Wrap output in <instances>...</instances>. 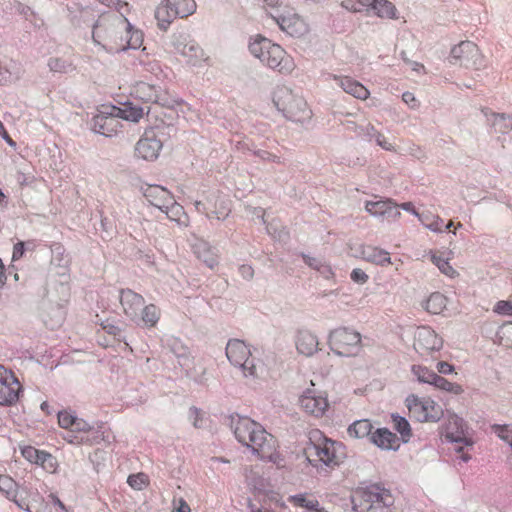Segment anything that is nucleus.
Instances as JSON below:
<instances>
[{
    "label": "nucleus",
    "instance_id": "obj_15",
    "mask_svg": "<svg viewBox=\"0 0 512 512\" xmlns=\"http://www.w3.org/2000/svg\"><path fill=\"white\" fill-rule=\"evenodd\" d=\"M300 406L309 414L320 417L328 408L326 397L314 390H307L299 399Z\"/></svg>",
    "mask_w": 512,
    "mask_h": 512
},
{
    "label": "nucleus",
    "instance_id": "obj_1",
    "mask_svg": "<svg viewBox=\"0 0 512 512\" xmlns=\"http://www.w3.org/2000/svg\"><path fill=\"white\" fill-rule=\"evenodd\" d=\"M230 427L242 445L251 448L261 458H271L276 440L259 423L249 417L230 416Z\"/></svg>",
    "mask_w": 512,
    "mask_h": 512
},
{
    "label": "nucleus",
    "instance_id": "obj_50",
    "mask_svg": "<svg viewBox=\"0 0 512 512\" xmlns=\"http://www.w3.org/2000/svg\"><path fill=\"white\" fill-rule=\"evenodd\" d=\"M146 476L142 473L130 475L127 479L128 484L137 490H141L145 485Z\"/></svg>",
    "mask_w": 512,
    "mask_h": 512
},
{
    "label": "nucleus",
    "instance_id": "obj_8",
    "mask_svg": "<svg viewBox=\"0 0 512 512\" xmlns=\"http://www.w3.org/2000/svg\"><path fill=\"white\" fill-rule=\"evenodd\" d=\"M451 59L466 69L480 70L485 66L484 56L472 41H462L451 49Z\"/></svg>",
    "mask_w": 512,
    "mask_h": 512
},
{
    "label": "nucleus",
    "instance_id": "obj_63",
    "mask_svg": "<svg viewBox=\"0 0 512 512\" xmlns=\"http://www.w3.org/2000/svg\"><path fill=\"white\" fill-rule=\"evenodd\" d=\"M437 370L440 374H450L454 371V367L448 362H439L437 364Z\"/></svg>",
    "mask_w": 512,
    "mask_h": 512
},
{
    "label": "nucleus",
    "instance_id": "obj_17",
    "mask_svg": "<svg viewBox=\"0 0 512 512\" xmlns=\"http://www.w3.org/2000/svg\"><path fill=\"white\" fill-rule=\"evenodd\" d=\"M396 204L391 199H377L373 201H367L365 204L366 211L373 216H386L398 219L401 216V212L397 209Z\"/></svg>",
    "mask_w": 512,
    "mask_h": 512
},
{
    "label": "nucleus",
    "instance_id": "obj_62",
    "mask_svg": "<svg viewBox=\"0 0 512 512\" xmlns=\"http://www.w3.org/2000/svg\"><path fill=\"white\" fill-rule=\"evenodd\" d=\"M239 273L244 279L250 280L253 278L254 270L250 265H241L239 267Z\"/></svg>",
    "mask_w": 512,
    "mask_h": 512
},
{
    "label": "nucleus",
    "instance_id": "obj_32",
    "mask_svg": "<svg viewBox=\"0 0 512 512\" xmlns=\"http://www.w3.org/2000/svg\"><path fill=\"white\" fill-rule=\"evenodd\" d=\"M372 10L382 19H398L396 6L388 0H376Z\"/></svg>",
    "mask_w": 512,
    "mask_h": 512
},
{
    "label": "nucleus",
    "instance_id": "obj_7",
    "mask_svg": "<svg viewBox=\"0 0 512 512\" xmlns=\"http://www.w3.org/2000/svg\"><path fill=\"white\" fill-rule=\"evenodd\" d=\"M405 403L411 417L419 422H436L443 415L441 406L431 398H419L412 394Z\"/></svg>",
    "mask_w": 512,
    "mask_h": 512
},
{
    "label": "nucleus",
    "instance_id": "obj_24",
    "mask_svg": "<svg viewBox=\"0 0 512 512\" xmlns=\"http://www.w3.org/2000/svg\"><path fill=\"white\" fill-rule=\"evenodd\" d=\"M318 338L307 330L298 332L296 338V348L299 353L305 356H312L318 350Z\"/></svg>",
    "mask_w": 512,
    "mask_h": 512
},
{
    "label": "nucleus",
    "instance_id": "obj_9",
    "mask_svg": "<svg viewBox=\"0 0 512 512\" xmlns=\"http://www.w3.org/2000/svg\"><path fill=\"white\" fill-rule=\"evenodd\" d=\"M171 43L175 50L185 57L192 66H200L208 59L200 45L194 40L188 39L184 33L173 34Z\"/></svg>",
    "mask_w": 512,
    "mask_h": 512
},
{
    "label": "nucleus",
    "instance_id": "obj_64",
    "mask_svg": "<svg viewBox=\"0 0 512 512\" xmlns=\"http://www.w3.org/2000/svg\"><path fill=\"white\" fill-rule=\"evenodd\" d=\"M249 213L252 215V217H257V218L261 219L263 224H266V220L264 218L265 212H264L263 208H261V207L249 208Z\"/></svg>",
    "mask_w": 512,
    "mask_h": 512
},
{
    "label": "nucleus",
    "instance_id": "obj_36",
    "mask_svg": "<svg viewBox=\"0 0 512 512\" xmlns=\"http://www.w3.org/2000/svg\"><path fill=\"white\" fill-rule=\"evenodd\" d=\"M391 420L393 428L401 435L403 442H407L412 436V431L409 422L398 414H392Z\"/></svg>",
    "mask_w": 512,
    "mask_h": 512
},
{
    "label": "nucleus",
    "instance_id": "obj_6",
    "mask_svg": "<svg viewBox=\"0 0 512 512\" xmlns=\"http://www.w3.org/2000/svg\"><path fill=\"white\" fill-rule=\"evenodd\" d=\"M131 24L128 20L117 14L101 15L92 28V38L94 43L106 47L108 43L114 42L120 31L128 30Z\"/></svg>",
    "mask_w": 512,
    "mask_h": 512
},
{
    "label": "nucleus",
    "instance_id": "obj_54",
    "mask_svg": "<svg viewBox=\"0 0 512 512\" xmlns=\"http://www.w3.org/2000/svg\"><path fill=\"white\" fill-rule=\"evenodd\" d=\"M370 92L361 83L354 81V98L365 100L368 98Z\"/></svg>",
    "mask_w": 512,
    "mask_h": 512
},
{
    "label": "nucleus",
    "instance_id": "obj_25",
    "mask_svg": "<svg viewBox=\"0 0 512 512\" xmlns=\"http://www.w3.org/2000/svg\"><path fill=\"white\" fill-rule=\"evenodd\" d=\"M193 251L209 268L213 269L218 264V255L208 242L197 240L193 245Z\"/></svg>",
    "mask_w": 512,
    "mask_h": 512
},
{
    "label": "nucleus",
    "instance_id": "obj_2",
    "mask_svg": "<svg viewBox=\"0 0 512 512\" xmlns=\"http://www.w3.org/2000/svg\"><path fill=\"white\" fill-rule=\"evenodd\" d=\"M309 442L304 448V453L310 463L320 462L327 466L339 465L344 458V451L340 443L326 438L318 429H312L308 433Z\"/></svg>",
    "mask_w": 512,
    "mask_h": 512
},
{
    "label": "nucleus",
    "instance_id": "obj_60",
    "mask_svg": "<svg viewBox=\"0 0 512 512\" xmlns=\"http://www.w3.org/2000/svg\"><path fill=\"white\" fill-rule=\"evenodd\" d=\"M24 251H25L24 242H21V241L17 242L13 248L12 260L16 261V260L20 259L23 256Z\"/></svg>",
    "mask_w": 512,
    "mask_h": 512
},
{
    "label": "nucleus",
    "instance_id": "obj_56",
    "mask_svg": "<svg viewBox=\"0 0 512 512\" xmlns=\"http://www.w3.org/2000/svg\"><path fill=\"white\" fill-rule=\"evenodd\" d=\"M54 460V458L52 457L51 454L45 452V451H41L39 450L38 452V457H37V462H34L35 464H38V465H41L42 467H46V463H48L50 466H52V461Z\"/></svg>",
    "mask_w": 512,
    "mask_h": 512
},
{
    "label": "nucleus",
    "instance_id": "obj_58",
    "mask_svg": "<svg viewBox=\"0 0 512 512\" xmlns=\"http://www.w3.org/2000/svg\"><path fill=\"white\" fill-rule=\"evenodd\" d=\"M304 262L311 268L318 270L323 261L319 258L310 257L309 255L302 254Z\"/></svg>",
    "mask_w": 512,
    "mask_h": 512
},
{
    "label": "nucleus",
    "instance_id": "obj_44",
    "mask_svg": "<svg viewBox=\"0 0 512 512\" xmlns=\"http://www.w3.org/2000/svg\"><path fill=\"white\" fill-rule=\"evenodd\" d=\"M372 426L368 420L354 421V436L363 437L370 433Z\"/></svg>",
    "mask_w": 512,
    "mask_h": 512
},
{
    "label": "nucleus",
    "instance_id": "obj_53",
    "mask_svg": "<svg viewBox=\"0 0 512 512\" xmlns=\"http://www.w3.org/2000/svg\"><path fill=\"white\" fill-rule=\"evenodd\" d=\"M495 312L504 315H512V302L511 301H498L495 306Z\"/></svg>",
    "mask_w": 512,
    "mask_h": 512
},
{
    "label": "nucleus",
    "instance_id": "obj_37",
    "mask_svg": "<svg viewBox=\"0 0 512 512\" xmlns=\"http://www.w3.org/2000/svg\"><path fill=\"white\" fill-rule=\"evenodd\" d=\"M289 501L294 505L306 508L308 510L321 512L320 504L316 499H308L305 494H296L289 497Z\"/></svg>",
    "mask_w": 512,
    "mask_h": 512
},
{
    "label": "nucleus",
    "instance_id": "obj_35",
    "mask_svg": "<svg viewBox=\"0 0 512 512\" xmlns=\"http://www.w3.org/2000/svg\"><path fill=\"white\" fill-rule=\"evenodd\" d=\"M141 316H138L139 321L143 323L145 327H154L160 318V311L154 304L143 306Z\"/></svg>",
    "mask_w": 512,
    "mask_h": 512
},
{
    "label": "nucleus",
    "instance_id": "obj_18",
    "mask_svg": "<svg viewBox=\"0 0 512 512\" xmlns=\"http://www.w3.org/2000/svg\"><path fill=\"white\" fill-rule=\"evenodd\" d=\"M161 148L162 142L159 139L146 134L137 142L135 153L144 160H154L158 157Z\"/></svg>",
    "mask_w": 512,
    "mask_h": 512
},
{
    "label": "nucleus",
    "instance_id": "obj_51",
    "mask_svg": "<svg viewBox=\"0 0 512 512\" xmlns=\"http://www.w3.org/2000/svg\"><path fill=\"white\" fill-rule=\"evenodd\" d=\"M253 153L255 156H257L258 158H260L263 161L281 163L280 157L273 153H270L269 151L258 149V150H255Z\"/></svg>",
    "mask_w": 512,
    "mask_h": 512
},
{
    "label": "nucleus",
    "instance_id": "obj_39",
    "mask_svg": "<svg viewBox=\"0 0 512 512\" xmlns=\"http://www.w3.org/2000/svg\"><path fill=\"white\" fill-rule=\"evenodd\" d=\"M48 67L52 72L57 73H70L75 69L71 62L62 58H50L48 60Z\"/></svg>",
    "mask_w": 512,
    "mask_h": 512
},
{
    "label": "nucleus",
    "instance_id": "obj_57",
    "mask_svg": "<svg viewBox=\"0 0 512 512\" xmlns=\"http://www.w3.org/2000/svg\"><path fill=\"white\" fill-rule=\"evenodd\" d=\"M91 429L90 425L83 419H80L78 417L75 418V423H73V426L71 427V431H79V432H86Z\"/></svg>",
    "mask_w": 512,
    "mask_h": 512
},
{
    "label": "nucleus",
    "instance_id": "obj_42",
    "mask_svg": "<svg viewBox=\"0 0 512 512\" xmlns=\"http://www.w3.org/2000/svg\"><path fill=\"white\" fill-rule=\"evenodd\" d=\"M165 206L166 207H163V209H161V211L164 212L170 220L179 221L181 215L184 214L183 207L180 204H178L177 202H175L173 196H172V203L165 204Z\"/></svg>",
    "mask_w": 512,
    "mask_h": 512
},
{
    "label": "nucleus",
    "instance_id": "obj_20",
    "mask_svg": "<svg viewBox=\"0 0 512 512\" xmlns=\"http://www.w3.org/2000/svg\"><path fill=\"white\" fill-rule=\"evenodd\" d=\"M142 190L144 197L159 210L166 207L165 204L172 203V194L162 186L147 185Z\"/></svg>",
    "mask_w": 512,
    "mask_h": 512
},
{
    "label": "nucleus",
    "instance_id": "obj_30",
    "mask_svg": "<svg viewBox=\"0 0 512 512\" xmlns=\"http://www.w3.org/2000/svg\"><path fill=\"white\" fill-rule=\"evenodd\" d=\"M417 218L424 227L431 230L432 232H443L444 221L439 215L430 211H424L419 213Z\"/></svg>",
    "mask_w": 512,
    "mask_h": 512
},
{
    "label": "nucleus",
    "instance_id": "obj_61",
    "mask_svg": "<svg viewBox=\"0 0 512 512\" xmlns=\"http://www.w3.org/2000/svg\"><path fill=\"white\" fill-rule=\"evenodd\" d=\"M10 381V383L15 382V376L11 371H8L4 368V366L0 365V384L3 381Z\"/></svg>",
    "mask_w": 512,
    "mask_h": 512
},
{
    "label": "nucleus",
    "instance_id": "obj_13",
    "mask_svg": "<svg viewBox=\"0 0 512 512\" xmlns=\"http://www.w3.org/2000/svg\"><path fill=\"white\" fill-rule=\"evenodd\" d=\"M266 44L268 45V49L265 50V55L261 62L269 68L277 69L282 73L291 71L292 62L288 57H286V53L282 47L272 42Z\"/></svg>",
    "mask_w": 512,
    "mask_h": 512
},
{
    "label": "nucleus",
    "instance_id": "obj_34",
    "mask_svg": "<svg viewBox=\"0 0 512 512\" xmlns=\"http://www.w3.org/2000/svg\"><path fill=\"white\" fill-rule=\"evenodd\" d=\"M208 203L211 205V214L218 220L225 219L228 216L230 209L227 201L223 197L212 195V197L208 198Z\"/></svg>",
    "mask_w": 512,
    "mask_h": 512
},
{
    "label": "nucleus",
    "instance_id": "obj_48",
    "mask_svg": "<svg viewBox=\"0 0 512 512\" xmlns=\"http://www.w3.org/2000/svg\"><path fill=\"white\" fill-rule=\"evenodd\" d=\"M75 415H72L66 411L58 413V423L64 429H71L73 423H75Z\"/></svg>",
    "mask_w": 512,
    "mask_h": 512
},
{
    "label": "nucleus",
    "instance_id": "obj_52",
    "mask_svg": "<svg viewBox=\"0 0 512 512\" xmlns=\"http://www.w3.org/2000/svg\"><path fill=\"white\" fill-rule=\"evenodd\" d=\"M39 450L32 446H25L21 449L22 456L31 463L37 462Z\"/></svg>",
    "mask_w": 512,
    "mask_h": 512
},
{
    "label": "nucleus",
    "instance_id": "obj_14",
    "mask_svg": "<svg viewBox=\"0 0 512 512\" xmlns=\"http://www.w3.org/2000/svg\"><path fill=\"white\" fill-rule=\"evenodd\" d=\"M329 346L339 357L349 358L352 355V332L348 328H337L330 333Z\"/></svg>",
    "mask_w": 512,
    "mask_h": 512
},
{
    "label": "nucleus",
    "instance_id": "obj_28",
    "mask_svg": "<svg viewBox=\"0 0 512 512\" xmlns=\"http://www.w3.org/2000/svg\"><path fill=\"white\" fill-rule=\"evenodd\" d=\"M155 18L159 29L166 31L170 24L177 18L175 13L170 8L166 0L162 2L155 9Z\"/></svg>",
    "mask_w": 512,
    "mask_h": 512
},
{
    "label": "nucleus",
    "instance_id": "obj_31",
    "mask_svg": "<svg viewBox=\"0 0 512 512\" xmlns=\"http://www.w3.org/2000/svg\"><path fill=\"white\" fill-rule=\"evenodd\" d=\"M362 255H363L364 259H366L370 262L379 264V265H385V264L391 263L390 254L387 251L382 250L377 247H373V246L365 247L362 251Z\"/></svg>",
    "mask_w": 512,
    "mask_h": 512
},
{
    "label": "nucleus",
    "instance_id": "obj_49",
    "mask_svg": "<svg viewBox=\"0 0 512 512\" xmlns=\"http://www.w3.org/2000/svg\"><path fill=\"white\" fill-rule=\"evenodd\" d=\"M336 81L337 85L348 94H352V80L348 76L329 75Z\"/></svg>",
    "mask_w": 512,
    "mask_h": 512
},
{
    "label": "nucleus",
    "instance_id": "obj_55",
    "mask_svg": "<svg viewBox=\"0 0 512 512\" xmlns=\"http://www.w3.org/2000/svg\"><path fill=\"white\" fill-rule=\"evenodd\" d=\"M172 512H191V508L183 498L174 499Z\"/></svg>",
    "mask_w": 512,
    "mask_h": 512
},
{
    "label": "nucleus",
    "instance_id": "obj_27",
    "mask_svg": "<svg viewBox=\"0 0 512 512\" xmlns=\"http://www.w3.org/2000/svg\"><path fill=\"white\" fill-rule=\"evenodd\" d=\"M21 385L18 379L15 377V382L3 381L0 384V405H11L15 403L19 398V392Z\"/></svg>",
    "mask_w": 512,
    "mask_h": 512
},
{
    "label": "nucleus",
    "instance_id": "obj_45",
    "mask_svg": "<svg viewBox=\"0 0 512 512\" xmlns=\"http://www.w3.org/2000/svg\"><path fill=\"white\" fill-rule=\"evenodd\" d=\"M372 130L374 131V134L372 135V137L375 139L376 143L382 149L387 150V151H395L394 144L392 142H390L385 135H383L380 132L375 131L374 128H372Z\"/></svg>",
    "mask_w": 512,
    "mask_h": 512
},
{
    "label": "nucleus",
    "instance_id": "obj_29",
    "mask_svg": "<svg viewBox=\"0 0 512 512\" xmlns=\"http://www.w3.org/2000/svg\"><path fill=\"white\" fill-rule=\"evenodd\" d=\"M177 17L186 18L196 11L194 0H166Z\"/></svg>",
    "mask_w": 512,
    "mask_h": 512
},
{
    "label": "nucleus",
    "instance_id": "obj_47",
    "mask_svg": "<svg viewBox=\"0 0 512 512\" xmlns=\"http://www.w3.org/2000/svg\"><path fill=\"white\" fill-rule=\"evenodd\" d=\"M188 417L195 428L202 427L203 413L200 409L195 406L190 407Z\"/></svg>",
    "mask_w": 512,
    "mask_h": 512
},
{
    "label": "nucleus",
    "instance_id": "obj_12",
    "mask_svg": "<svg viewBox=\"0 0 512 512\" xmlns=\"http://www.w3.org/2000/svg\"><path fill=\"white\" fill-rule=\"evenodd\" d=\"M443 346L442 338L430 327H419L415 333L414 348L420 355H429Z\"/></svg>",
    "mask_w": 512,
    "mask_h": 512
},
{
    "label": "nucleus",
    "instance_id": "obj_40",
    "mask_svg": "<svg viewBox=\"0 0 512 512\" xmlns=\"http://www.w3.org/2000/svg\"><path fill=\"white\" fill-rule=\"evenodd\" d=\"M432 385H434L436 388L440 390L447 391L455 395H459L463 392V388L461 385L449 382L447 379L439 375H437Z\"/></svg>",
    "mask_w": 512,
    "mask_h": 512
},
{
    "label": "nucleus",
    "instance_id": "obj_19",
    "mask_svg": "<svg viewBox=\"0 0 512 512\" xmlns=\"http://www.w3.org/2000/svg\"><path fill=\"white\" fill-rule=\"evenodd\" d=\"M429 255L431 262L437 266L442 274L452 279L459 276L458 271L450 263L453 259L451 251L431 250Z\"/></svg>",
    "mask_w": 512,
    "mask_h": 512
},
{
    "label": "nucleus",
    "instance_id": "obj_11",
    "mask_svg": "<svg viewBox=\"0 0 512 512\" xmlns=\"http://www.w3.org/2000/svg\"><path fill=\"white\" fill-rule=\"evenodd\" d=\"M122 128L118 116L109 111L108 106H102V109L91 120V129L105 137H112Z\"/></svg>",
    "mask_w": 512,
    "mask_h": 512
},
{
    "label": "nucleus",
    "instance_id": "obj_16",
    "mask_svg": "<svg viewBox=\"0 0 512 512\" xmlns=\"http://www.w3.org/2000/svg\"><path fill=\"white\" fill-rule=\"evenodd\" d=\"M120 302L125 314L132 320H136L140 315L139 312L144 306L145 300L140 294L130 289H125L120 292Z\"/></svg>",
    "mask_w": 512,
    "mask_h": 512
},
{
    "label": "nucleus",
    "instance_id": "obj_59",
    "mask_svg": "<svg viewBox=\"0 0 512 512\" xmlns=\"http://www.w3.org/2000/svg\"><path fill=\"white\" fill-rule=\"evenodd\" d=\"M402 100L409 105L411 108H416L419 106L418 100L415 98L414 94L411 92H405L402 95Z\"/></svg>",
    "mask_w": 512,
    "mask_h": 512
},
{
    "label": "nucleus",
    "instance_id": "obj_5",
    "mask_svg": "<svg viewBox=\"0 0 512 512\" xmlns=\"http://www.w3.org/2000/svg\"><path fill=\"white\" fill-rule=\"evenodd\" d=\"M226 356L230 363L242 369L244 376L261 377L266 368L256 359L247 345L239 339H231L226 345Z\"/></svg>",
    "mask_w": 512,
    "mask_h": 512
},
{
    "label": "nucleus",
    "instance_id": "obj_41",
    "mask_svg": "<svg viewBox=\"0 0 512 512\" xmlns=\"http://www.w3.org/2000/svg\"><path fill=\"white\" fill-rule=\"evenodd\" d=\"M266 43H271V41L267 38L259 37L249 44L250 53L260 61L265 55V50L268 49V45Z\"/></svg>",
    "mask_w": 512,
    "mask_h": 512
},
{
    "label": "nucleus",
    "instance_id": "obj_22",
    "mask_svg": "<svg viewBox=\"0 0 512 512\" xmlns=\"http://www.w3.org/2000/svg\"><path fill=\"white\" fill-rule=\"evenodd\" d=\"M271 19L279 26V28L289 34L295 36L301 32L302 20L296 14L284 16L277 13L268 14Z\"/></svg>",
    "mask_w": 512,
    "mask_h": 512
},
{
    "label": "nucleus",
    "instance_id": "obj_21",
    "mask_svg": "<svg viewBox=\"0 0 512 512\" xmlns=\"http://www.w3.org/2000/svg\"><path fill=\"white\" fill-rule=\"evenodd\" d=\"M108 109L109 111H113L119 119L131 122H138L144 116L145 113H149L148 106L142 107L131 102L124 103L123 107L111 105L108 106Z\"/></svg>",
    "mask_w": 512,
    "mask_h": 512
},
{
    "label": "nucleus",
    "instance_id": "obj_33",
    "mask_svg": "<svg viewBox=\"0 0 512 512\" xmlns=\"http://www.w3.org/2000/svg\"><path fill=\"white\" fill-rule=\"evenodd\" d=\"M447 306V298L440 292L432 293L426 301V310L431 314H441Z\"/></svg>",
    "mask_w": 512,
    "mask_h": 512
},
{
    "label": "nucleus",
    "instance_id": "obj_23",
    "mask_svg": "<svg viewBox=\"0 0 512 512\" xmlns=\"http://www.w3.org/2000/svg\"><path fill=\"white\" fill-rule=\"evenodd\" d=\"M19 485L8 475H0V492L9 500L13 501L20 509L29 511L28 505L17 498Z\"/></svg>",
    "mask_w": 512,
    "mask_h": 512
},
{
    "label": "nucleus",
    "instance_id": "obj_43",
    "mask_svg": "<svg viewBox=\"0 0 512 512\" xmlns=\"http://www.w3.org/2000/svg\"><path fill=\"white\" fill-rule=\"evenodd\" d=\"M492 430L500 439L507 442L512 447V427L509 425H493Z\"/></svg>",
    "mask_w": 512,
    "mask_h": 512
},
{
    "label": "nucleus",
    "instance_id": "obj_38",
    "mask_svg": "<svg viewBox=\"0 0 512 512\" xmlns=\"http://www.w3.org/2000/svg\"><path fill=\"white\" fill-rule=\"evenodd\" d=\"M413 374L417 377L419 382L433 384L437 375L433 370L423 366V365H414L412 367Z\"/></svg>",
    "mask_w": 512,
    "mask_h": 512
},
{
    "label": "nucleus",
    "instance_id": "obj_10",
    "mask_svg": "<svg viewBox=\"0 0 512 512\" xmlns=\"http://www.w3.org/2000/svg\"><path fill=\"white\" fill-rule=\"evenodd\" d=\"M135 96L144 103L158 104L162 107L171 108L175 101L160 86H156L144 81L138 82L134 86Z\"/></svg>",
    "mask_w": 512,
    "mask_h": 512
},
{
    "label": "nucleus",
    "instance_id": "obj_3",
    "mask_svg": "<svg viewBox=\"0 0 512 512\" xmlns=\"http://www.w3.org/2000/svg\"><path fill=\"white\" fill-rule=\"evenodd\" d=\"M273 103L286 119L304 125L310 122L312 112L304 98L285 85H279L273 92Z\"/></svg>",
    "mask_w": 512,
    "mask_h": 512
},
{
    "label": "nucleus",
    "instance_id": "obj_46",
    "mask_svg": "<svg viewBox=\"0 0 512 512\" xmlns=\"http://www.w3.org/2000/svg\"><path fill=\"white\" fill-rule=\"evenodd\" d=\"M498 335L505 346H512V323L503 325Z\"/></svg>",
    "mask_w": 512,
    "mask_h": 512
},
{
    "label": "nucleus",
    "instance_id": "obj_26",
    "mask_svg": "<svg viewBox=\"0 0 512 512\" xmlns=\"http://www.w3.org/2000/svg\"><path fill=\"white\" fill-rule=\"evenodd\" d=\"M373 442L382 449L396 450L400 447V439L386 428L378 429L372 436Z\"/></svg>",
    "mask_w": 512,
    "mask_h": 512
},
{
    "label": "nucleus",
    "instance_id": "obj_4",
    "mask_svg": "<svg viewBox=\"0 0 512 512\" xmlns=\"http://www.w3.org/2000/svg\"><path fill=\"white\" fill-rule=\"evenodd\" d=\"M357 503H354L356 512H391L394 497L390 490L380 484H365L355 490Z\"/></svg>",
    "mask_w": 512,
    "mask_h": 512
}]
</instances>
